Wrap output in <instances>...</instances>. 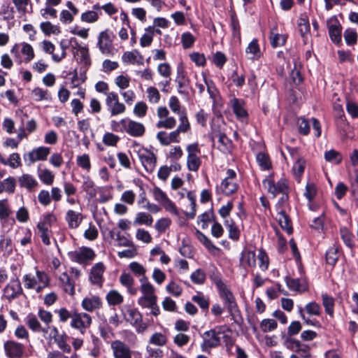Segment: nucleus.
<instances>
[{
    "label": "nucleus",
    "instance_id": "obj_49",
    "mask_svg": "<svg viewBox=\"0 0 358 358\" xmlns=\"http://www.w3.org/2000/svg\"><path fill=\"white\" fill-rule=\"evenodd\" d=\"M329 34L331 40L335 43H339L341 41V30L337 25H331L329 28Z\"/></svg>",
    "mask_w": 358,
    "mask_h": 358
},
{
    "label": "nucleus",
    "instance_id": "obj_48",
    "mask_svg": "<svg viewBox=\"0 0 358 358\" xmlns=\"http://www.w3.org/2000/svg\"><path fill=\"white\" fill-rule=\"evenodd\" d=\"M257 259L259 260V266L260 269L263 271H266L268 268L269 260L268 255H266L264 250H259Z\"/></svg>",
    "mask_w": 358,
    "mask_h": 358
},
{
    "label": "nucleus",
    "instance_id": "obj_61",
    "mask_svg": "<svg viewBox=\"0 0 358 358\" xmlns=\"http://www.w3.org/2000/svg\"><path fill=\"white\" fill-rule=\"evenodd\" d=\"M176 124V120L173 117H169L163 120H160L157 123V128L172 129Z\"/></svg>",
    "mask_w": 358,
    "mask_h": 358
},
{
    "label": "nucleus",
    "instance_id": "obj_40",
    "mask_svg": "<svg viewBox=\"0 0 358 358\" xmlns=\"http://www.w3.org/2000/svg\"><path fill=\"white\" fill-rule=\"evenodd\" d=\"M67 336L65 334H61L54 341L57 343L58 348L64 353H70L71 351V346L67 343Z\"/></svg>",
    "mask_w": 358,
    "mask_h": 358
},
{
    "label": "nucleus",
    "instance_id": "obj_30",
    "mask_svg": "<svg viewBox=\"0 0 358 358\" xmlns=\"http://www.w3.org/2000/svg\"><path fill=\"white\" fill-rule=\"evenodd\" d=\"M245 53L250 59H257L260 57V49L256 39L252 40L246 48Z\"/></svg>",
    "mask_w": 358,
    "mask_h": 358
},
{
    "label": "nucleus",
    "instance_id": "obj_35",
    "mask_svg": "<svg viewBox=\"0 0 358 358\" xmlns=\"http://www.w3.org/2000/svg\"><path fill=\"white\" fill-rule=\"evenodd\" d=\"M322 300L326 313L332 317L334 312V299L324 293L322 294Z\"/></svg>",
    "mask_w": 358,
    "mask_h": 358
},
{
    "label": "nucleus",
    "instance_id": "obj_22",
    "mask_svg": "<svg viewBox=\"0 0 358 358\" xmlns=\"http://www.w3.org/2000/svg\"><path fill=\"white\" fill-rule=\"evenodd\" d=\"M240 264L243 267H255L256 266V255L254 251L243 250L240 257Z\"/></svg>",
    "mask_w": 358,
    "mask_h": 358
},
{
    "label": "nucleus",
    "instance_id": "obj_43",
    "mask_svg": "<svg viewBox=\"0 0 358 358\" xmlns=\"http://www.w3.org/2000/svg\"><path fill=\"white\" fill-rule=\"evenodd\" d=\"M83 189L90 196L94 197L96 194L94 182L90 177L84 178Z\"/></svg>",
    "mask_w": 358,
    "mask_h": 358
},
{
    "label": "nucleus",
    "instance_id": "obj_60",
    "mask_svg": "<svg viewBox=\"0 0 358 358\" xmlns=\"http://www.w3.org/2000/svg\"><path fill=\"white\" fill-rule=\"evenodd\" d=\"M77 164L83 169L89 171L91 168L90 157L87 154L77 157Z\"/></svg>",
    "mask_w": 358,
    "mask_h": 358
},
{
    "label": "nucleus",
    "instance_id": "obj_19",
    "mask_svg": "<svg viewBox=\"0 0 358 358\" xmlns=\"http://www.w3.org/2000/svg\"><path fill=\"white\" fill-rule=\"evenodd\" d=\"M22 293V287L18 280H10V283L4 288L5 296L9 299H14Z\"/></svg>",
    "mask_w": 358,
    "mask_h": 358
},
{
    "label": "nucleus",
    "instance_id": "obj_55",
    "mask_svg": "<svg viewBox=\"0 0 358 358\" xmlns=\"http://www.w3.org/2000/svg\"><path fill=\"white\" fill-rule=\"evenodd\" d=\"M179 116H180L179 120H180V123L178 125V127L176 129V131H178V134H180V132L185 133L190 128V125H189L187 117L185 113L183 114H180V115H179Z\"/></svg>",
    "mask_w": 358,
    "mask_h": 358
},
{
    "label": "nucleus",
    "instance_id": "obj_25",
    "mask_svg": "<svg viewBox=\"0 0 358 358\" xmlns=\"http://www.w3.org/2000/svg\"><path fill=\"white\" fill-rule=\"evenodd\" d=\"M238 188V185L234 180H223L220 185L217 187L223 194L229 196L235 193Z\"/></svg>",
    "mask_w": 358,
    "mask_h": 358
},
{
    "label": "nucleus",
    "instance_id": "obj_39",
    "mask_svg": "<svg viewBox=\"0 0 358 358\" xmlns=\"http://www.w3.org/2000/svg\"><path fill=\"white\" fill-rule=\"evenodd\" d=\"M129 268L136 277H139L140 278H148L145 275L146 269L138 262H133L130 263Z\"/></svg>",
    "mask_w": 358,
    "mask_h": 358
},
{
    "label": "nucleus",
    "instance_id": "obj_53",
    "mask_svg": "<svg viewBox=\"0 0 358 358\" xmlns=\"http://www.w3.org/2000/svg\"><path fill=\"white\" fill-rule=\"evenodd\" d=\"M277 322L273 319H264L260 324V328L263 332L273 331L277 327Z\"/></svg>",
    "mask_w": 358,
    "mask_h": 358
},
{
    "label": "nucleus",
    "instance_id": "obj_33",
    "mask_svg": "<svg viewBox=\"0 0 358 358\" xmlns=\"http://www.w3.org/2000/svg\"><path fill=\"white\" fill-rule=\"evenodd\" d=\"M26 324L28 327L34 331H42L44 333L48 332L47 328H41V324L39 323L37 317L34 314H29L26 317Z\"/></svg>",
    "mask_w": 358,
    "mask_h": 358
},
{
    "label": "nucleus",
    "instance_id": "obj_54",
    "mask_svg": "<svg viewBox=\"0 0 358 358\" xmlns=\"http://www.w3.org/2000/svg\"><path fill=\"white\" fill-rule=\"evenodd\" d=\"M31 94L34 100L37 101L48 100L50 99L48 92L47 90H43L40 87L34 88L31 92Z\"/></svg>",
    "mask_w": 358,
    "mask_h": 358
},
{
    "label": "nucleus",
    "instance_id": "obj_16",
    "mask_svg": "<svg viewBox=\"0 0 358 358\" xmlns=\"http://www.w3.org/2000/svg\"><path fill=\"white\" fill-rule=\"evenodd\" d=\"M120 284L127 288V292L131 295H136L138 289L134 286L135 280L133 276L127 273H122L120 278Z\"/></svg>",
    "mask_w": 358,
    "mask_h": 358
},
{
    "label": "nucleus",
    "instance_id": "obj_17",
    "mask_svg": "<svg viewBox=\"0 0 358 358\" xmlns=\"http://www.w3.org/2000/svg\"><path fill=\"white\" fill-rule=\"evenodd\" d=\"M81 306L85 310L92 312L102 306V301L98 296H91L84 298Z\"/></svg>",
    "mask_w": 358,
    "mask_h": 358
},
{
    "label": "nucleus",
    "instance_id": "obj_13",
    "mask_svg": "<svg viewBox=\"0 0 358 358\" xmlns=\"http://www.w3.org/2000/svg\"><path fill=\"white\" fill-rule=\"evenodd\" d=\"M69 256L72 261L78 264H84L88 260H92L95 257V254L91 248H83L80 250L69 253Z\"/></svg>",
    "mask_w": 358,
    "mask_h": 358
},
{
    "label": "nucleus",
    "instance_id": "obj_37",
    "mask_svg": "<svg viewBox=\"0 0 358 358\" xmlns=\"http://www.w3.org/2000/svg\"><path fill=\"white\" fill-rule=\"evenodd\" d=\"M340 234L341 239L347 247L350 248H353L355 247L353 234L347 228H341L340 229Z\"/></svg>",
    "mask_w": 358,
    "mask_h": 358
},
{
    "label": "nucleus",
    "instance_id": "obj_4",
    "mask_svg": "<svg viewBox=\"0 0 358 358\" xmlns=\"http://www.w3.org/2000/svg\"><path fill=\"white\" fill-rule=\"evenodd\" d=\"M263 185L268 192L273 194V197H275L278 194H288L289 192L288 182L284 178H281L276 183L271 180L266 179L263 181Z\"/></svg>",
    "mask_w": 358,
    "mask_h": 358
},
{
    "label": "nucleus",
    "instance_id": "obj_45",
    "mask_svg": "<svg viewBox=\"0 0 358 358\" xmlns=\"http://www.w3.org/2000/svg\"><path fill=\"white\" fill-rule=\"evenodd\" d=\"M201 163V159L198 155H187V166L189 171H197L200 167Z\"/></svg>",
    "mask_w": 358,
    "mask_h": 358
},
{
    "label": "nucleus",
    "instance_id": "obj_20",
    "mask_svg": "<svg viewBox=\"0 0 358 358\" xmlns=\"http://www.w3.org/2000/svg\"><path fill=\"white\" fill-rule=\"evenodd\" d=\"M65 220L71 229H76L79 227L83 220V215L80 213L73 210H69L66 212Z\"/></svg>",
    "mask_w": 358,
    "mask_h": 358
},
{
    "label": "nucleus",
    "instance_id": "obj_44",
    "mask_svg": "<svg viewBox=\"0 0 358 358\" xmlns=\"http://www.w3.org/2000/svg\"><path fill=\"white\" fill-rule=\"evenodd\" d=\"M303 309V312L306 311L309 315L320 316L322 313L320 304L315 301L308 303Z\"/></svg>",
    "mask_w": 358,
    "mask_h": 358
},
{
    "label": "nucleus",
    "instance_id": "obj_41",
    "mask_svg": "<svg viewBox=\"0 0 358 358\" xmlns=\"http://www.w3.org/2000/svg\"><path fill=\"white\" fill-rule=\"evenodd\" d=\"M153 222L152 217L147 213H138L134 221V224H145L150 226Z\"/></svg>",
    "mask_w": 358,
    "mask_h": 358
},
{
    "label": "nucleus",
    "instance_id": "obj_51",
    "mask_svg": "<svg viewBox=\"0 0 358 358\" xmlns=\"http://www.w3.org/2000/svg\"><path fill=\"white\" fill-rule=\"evenodd\" d=\"M78 52L80 62L88 67L91 64L88 49L85 47H79Z\"/></svg>",
    "mask_w": 358,
    "mask_h": 358
},
{
    "label": "nucleus",
    "instance_id": "obj_63",
    "mask_svg": "<svg viewBox=\"0 0 358 358\" xmlns=\"http://www.w3.org/2000/svg\"><path fill=\"white\" fill-rule=\"evenodd\" d=\"M317 194V188L314 183H307L306 186V191L303 194L304 196L311 201Z\"/></svg>",
    "mask_w": 358,
    "mask_h": 358
},
{
    "label": "nucleus",
    "instance_id": "obj_9",
    "mask_svg": "<svg viewBox=\"0 0 358 358\" xmlns=\"http://www.w3.org/2000/svg\"><path fill=\"white\" fill-rule=\"evenodd\" d=\"M50 152V148L41 146L33 149L31 152L24 155V158L25 161H29V164H31L37 161L46 160Z\"/></svg>",
    "mask_w": 358,
    "mask_h": 358
},
{
    "label": "nucleus",
    "instance_id": "obj_26",
    "mask_svg": "<svg viewBox=\"0 0 358 358\" xmlns=\"http://www.w3.org/2000/svg\"><path fill=\"white\" fill-rule=\"evenodd\" d=\"M285 282L287 287L293 291L303 292L307 290V285L302 282L299 278L286 277Z\"/></svg>",
    "mask_w": 358,
    "mask_h": 358
},
{
    "label": "nucleus",
    "instance_id": "obj_24",
    "mask_svg": "<svg viewBox=\"0 0 358 358\" xmlns=\"http://www.w3.org/2000/svg\"><path fill=\"white\" fill-rule=\"evenodd\" d=\"M278 217L277 219L281 228L287 234H291L292 232V222L285 210H280V212H278Z\"/></svg>",
    "mask_w": 358,
    "mask_h": 358
},
{
    "label": "nucleus",
    "instance_id": "obj_8",
    "mask_svg": "<svg viewBox=\"0 0 358 358\" xmlns=\"http://www.w3.org/2000/svg\"><path fill=\"white\" fill-rule=\"evenodd\" d=\"M138 155L146 171L152 173L157 164V157L155 154L147 149H141L138 151Z\"/></svg>",
    "mask_w": 358,
    "mask_h": 358
},
{
    "label": "nucleus",
    "instance_id": "obj_27",
    "mask_svg": "<svg viewBox=\"0 0 358 358\" xmlns=\"http://www.w3.org/2000/svg\"><path fill=\"white\" fill-rule=\"evenodd\" d=\"M59 280L66 293L69 295H73L75 294V283L71 280L66 273H63L60 275Z\"/></svg>",
    "mask_w": 358,
    "mask_h": 358
},
{
    "label": "nucleus",
    "instance_id": "obj_36",
    "mask_svg": "<svg viewBox=\"0 0 358 358\" xmlns=\"http://www.w3.org/2000/svg\"><path fill=\"white\" fill-rule=\"evenodd\" d=\"M224 225L229 231V238L234 241H238L240 237V230L234 222L232 220H226Z\"/></svg>",
    "mask_w": 358,
    "mask_h": 358
},
{
    "label": "nucleus",
    "instance_id": "obj_50",
    "mask_svg": "<svg viewBox=\"0 0 358 358\" xmlns=\"http://www.w3.org/2000/svg\"><path fill=\"white\" fill-rule=\"evenodd\" d=\"M41 29L45 35H50L51 34H57L59 33V29L57 26H54L50 22H43L40 24Z\"/></svg>",
    "mask_w": 358,
    "mask_h": 358
},
{
    "label": "nucleus",
    "instance_id": "obj_59",
    "mask_svg": "<svg viewBox=\"0 0 358 358\" xmlns=\"http://www.w3.org/2000/svg\"><path fill=\"white\" fill-rule=\"evenodd\" d=\"M119 136L113 134V133H106L103 137V142L108 146H115L119 141Z\"/></svg>",
    "mask_w": 358,
    "mask_h": 358
},
{
    "label": "nucleus",
    "instance_id": "obj_23",
    "mask_svg": "<svg viewBox=\"0 0 358 358\" xmlns=\"http://www.w3.org/2000/svg\"><path fill=\"white\" fill-rule=\"evenodd\" d=\"M103 271L104 266L102 263H97L92 267L90 273V280L93 284H101Z\"/></svg>",
    "mask_w": 358,
    "mask_h": 358
},
{
    "label": "nucleus",
    "instance_id": "obj_15",
    "mask_svg": "<svg viewBox=\"0 0 358 358\" xmlns=\"http://www.w3.org/2000/svg\"><path fill=\"white\" fill-rule=\"evenodd\" d=\"M97 45L102 54L109 55L111 53L112 40L108 31H103L99 34Z\"/></svg>",
    "mask_w": 358,
    "mask_h": 358
},
{
    "label": "nucleus",
    "instance_id": "obj_3",
    "mask_svg": "<svg viewBox=\"0 0 358 358\" xmlns=\"http://www.w3.org/2000/svg\"><path fill=\"white\" fill-rule=\"evenodd\" d=\"M122 129L121 132H126L133 137H141L145 131V128L142 123L129 120L122 119L120 120Z\"/></svg>",
    "mask_w": 358,
    "mask_h": 358
},
{
    "label": "nucleus",
    "instance_id": "obj_11",
    "mask_svg": "<svg viewBox=\"0 0 358 358\" xmlns=\"http://www.w3.org/2000/svg\"><path fill=\"white\" fill-rule=\"evenodd\" d=\"M178 92L180 94L188 96L189 89V79L182 66L177 68V76L176 78Z\"/></svg>",
    "mask_w": 358,
    "mask_h": 358
},
{
    "label": "nucleus",
    "instance_id": "obj_21",
    "mask_svg": "<svg viewBox=\"0 0 358 358\" xmlns=\"http://www.w3.org/2000/svg\"><path fill=\"white\" fill-rule=\"evenodd\" d=\"M230 105L234 114L238 119H243L248 116V113L243 106V101L234 97L230 101Z\"/></svg>",
    "mask_w": 358,
    "mask_h": 358
},
{
    "label": "nucleus",
    "instance_id": "obj_31",
    "mask_svg": "<svg viewBox=\"0 0 358 358\" xmlns=\"http://www.w3.org/2000/svg\"><path fill=\"white\" fill-rule=\"evenodd\" d=\"M15 179L13 177H8L3 180H0V194L6 192L11 194L15 192Z\"/></svg>",
    "mask_w": 358,
    "mask_h": 358
},
{
    "label": "nucleus",
    "instance_id": "obj_28",
    "mask_svg": "<svg viewBox=\"0 0 358 358\" xmlns=\"http://www.w3.org/2000/svg\"><path fill=\"white\" fill-rule=\"evenodd\" d=\"M13 248L14 245L11 238L6 235H1L0 238V250L3 252V255H10Z\"/></svg>",
    "mask_w": 358,
    "mask_h": 358
},
{
    "label": "nucleus",
    "instance_id": "obj_10",
    "mask_svg": "<svg viewBox=\"0 0 358 358\" xmlns=\"http://www.w3.org/2000/svg\"><path fill=\"white\" fill-rule=\"evenodd\" d=\"M114 358H132V351L124 342L115 340L110 344Z\"/></svg>",
    "mask_w": 358,
    "mask_h": 358
},
{
    "label": "nucleus",
    "instance_id": "obj_14",
    "mask_svg": "<svg viewBox=\"0 0 358 358\" xmlns=\"http://www.w3.org/2000/svg\"><path fill=\"white\" fill-rule=\"evenodd\" d=\"M6 355L10 357H20L24 352V346L15 341H8L4 343Z\"/></svg>",
    "mask_w": 358,
    "mask_h": 358
},
{
    "label": "nucleus",
    "instance_id": "obj_7",
    "mask_svg": "<svg viewBox=\"0 0 358 358\" xmlns=\"http://www.w3.org/2000/svg\"><path fill=\"white\" fill-rule=\"evenodd\" d=\"M126 317L127 321L136 328L138 334H142L146 330L148 326L143 322L142 315L136 309H129Z\"/></svg>",
    "mask_w": 358,
    "mask_h": 358
},
{
    "label": "nucleus",
    "instance_id": "obj_18",
    "mask_svg": "<svg viewBox=\"0 0 358 358\" xmlns=\"http://www.w3.org/2000/svg\"><path fill=\"white\" fill-rule=\"evenodd\" d=\"M157 138L163 145H169L171 143H178L180 141L179 134L176 130L170 134L161 131L157 134Z\"/></svg>",
    "mask_w": 358,
    "mask_h": 358
},
{
    "label": "nucleus",
    "instance_id": "obj_6",
    "mask_svg": "<svg viewBox=\"0 0 358 358\" xmlns=\"http://www.w3.org/2000/svg\"><path fill=\"white\" fill-rule=\"evenodd\" d=\"M91 324L92 317L87 313H74L72 315L71 327L78 329L82 334L85 333L86 329L89 328Z\"/></svg>",
    "mask_w": 358,
    "mask_h": 358
},
{
    "label": "nucleus",
    "instance_id": "obj_32",
    "mask_svg": "<svg viewBox=\"0 0 358 358\" xmlns=\"http://www.w3.org/2000/svg\"><path fill=\"white\" fill-rule=\"evenodd\" d=\"M18 181L21 187L27 188L29 190H31L38 185V182L36 179L32 176L27 173L20 176Z\"/></svg>",
    "mask_w": 358,
    "mask_h": 358
},
{
    "label": "nucleus",
    "instance_id": "obj_47",
    "mask_svg": "<svg viewBox=\"0 0 358 358\" xmlns=\"http://www.w3.org/2000/svg\"><path fill=\"white\" fill-rule=\"evenodd\" d=\"M283 339L285 346L292 351L297 352L302 344L299 341L296 340L291 336H284Z\"/></svg>",
    "mask_w": 358,
    "mask_h": 358
},
{
    "label": "nucleus",
    "instance_id": "obj_56",
    "mask_svg": "<svg viewBox=\"0 0 358 358\" xmlns=\"http://www.w3.org/2000/svg\"><path fill=\"white\" fill-rule=\"evenodd\" d=\"M324 159L327 162H334L336 164H338L342 161V157L338 152L335 150H331L324 153Z\"/></svg>",
    "mask_w": 358,
    "mask_h": 358
},
{
    "label": "nucleus",
    "instance_id": "obj_12",
    "mask_svg": "<svg viewBox=\"0 0 358 358\" xmlns=\"http://www.w3.org/2000/svg\"><path fill=\"white\" fill-rule=\"evenodd\" d=\"M203 339L201 348L203 352H208L210 348H215L220 343V338L213 329L204 332Z\"/></svg>",
    "mask_w": 358,
    "mask_h": 358
},
{
    "label": "nucleus",
    "instance_id": "obj_29",
    "mask_svg": "<svg viewBox=\"0 0 358 358\" xmlns=\"http://www.w3.org/2000/svg\"><path fill=\"white\" fill-rule=\"evenodd\" d=\"M306 167V161L302 157H297L295 163L293 165L292 171L296 180L299 182L301 176L304 172Z\"/></svg>",
    "mask_w": 358,
    "mask_h": 358
},
{
    "label": "nucleus",
    "instance_id": "obj_1",
    "mask_svg": "<svg viewBox=\"0 0 358 358\" xmlns=\"http://www.w3.org/2000/svg\"><path fill=\"white\" fill-rule=\"evenodd\" d=\"M215 285L218 289L220 296L229 313L231 315H234L238 312V306L234 294L221 280H217Z\"/></svg>",
    "mask_w": 358,
    "mask_h": 358
},
{
    "label": "nucleus",
    "instance_id": "obj_52",
    "mask_svg": "<svg viewBox=\"0 0 358 358\" xmlns=\"http://www.w3.org/2000/svg\"><path fill=\"white\" fill-rule=\"evenodd\" d=\"M271 44L273 48H277L279 46H282L285 41L286 38L284 35L279 34H274L273 31L271 32Z\"/></svg>",
    "mask_w": 358,
    "mask_h": 358
},
{
    "label": "nucleus",
    "instance_id": "obj_34",
    "mask_svg": "<svg viewBox=\"0 0 358 358\" xmlns=\"http://www.w3.org/2000/svg\"><path fill=\"white\" fill-rule=\"evenodd\" d=\"M339 248L336 245L330 247L326 252V261L329 265L334 266L339 257Z\"/></svg>",
    "mask_w": 358,
    "mask_h": 358
},
{
    "label": "nucleus",
    "instance_id": "obj_5",
    "mask_svg": "<svg viewBox=\"0 0 358 358\" xmlns=\"http://www.w3.org/2000/svg\"><path fill=\"white\" fill-rule=\"evenodd\" d=\"M106 104L112 116L122 114L125 111V106L119 101L118 95L113 92L106 93Z\"/></svg>",
    "mask_w": 358,
    "mask_h": 358
},
{
    "label": "nucleus",
    "instance_id": "obj_58",
    "mask_svg": "<svg viewBox=\"0 0 358 358\" xmlns=\"http://www.w3.org/2000/svg\"><path fill=\"white\" fill-rule=\"evenodd\" d=\"M344 37L348 45H352L357 43V34L352 29H348L344 32Z\"/></svg>",
    "mask_w": 358,
    "mask_h": 358
},
{
    "label": "nucleus",
    "instance_id": "obj_38",
    "mask_svg": "<svg viewBox=\"0 0 358 358\" xmlns=\"http://www.w3.org/2000/svg\"><path fill=\"white\" fill-rule=\"evenodd\" d=\"M148 343L156 346L162 347L166 344L167 338L160 332H155L151 336Z\"/></svg>",
    "mask_w": 358,
    "mask_h": 358
},
{
    "label": "nucleus",
    "instance_id": "obj_2",
    "mask_svg": "<svg viewBox=\"0 0 358 358\" xmlns=\"http://www.w3.org/2000/svg\"><path fill=\"white\" fill-rule=\"evenodd\" d=\"M139 282L141 283L140 290L142 293V296L138 299V305H141L146 302H149V303H150V302L153 301L155 299H157V296L155 293V289L149 282L148 278H139Z\"/></svg>",
    "mask_w": 358,
    "mask_h": 358
},
{
    "label": "nucleus",
    "instance_id": "obj_42",
    "mask_svg": "<svg viewBox=\"0 0 358 358\" xmlns=\"http://www.w3.org/2000/svg\"><path fill=\"white\" fill-rule=\"evenodd\" d=\"M106 300L109 305H119L123 302V296L116 290H110L106 295Z\"/></svg>",
    "mask_w": 358,
    "mask_h": 358
},
{
    "label": "nucleus",
    "instance_id": "obj_46",
    "mask_svg": "<svg viewBox=\"0 0 358 358\" xmlns=\"http://www.w3.org/2000/svg\"><path fill=\"white\" fill-rule=\"evenodd\" d=\"M38 178L44 184L50 185L54 181L55 175L51 171L45 169L38 171Z\"/></svg>",
    "mask_w": 358,
    "mask_h": 358
},
{
    "label": "nucleus",
    "instance_id": "obj_57",
    "mask_svg": "<svg viewBox=\"0 0 358 358\" xmlns=\"http://www.w3.org/2000/svg\"><path fill=\"white\" fill-rule=\"evenodd\" d=\"M171 221L169 218H161L157 221L155 228L159 233H164L171 225Z\"/></svg>",
    "mask_w": 358,
    "mask_h": 358
},
{
    "label": "nucleus",
    "instance_id": "obj_62",
    "mask_svg": "<svg viewBox=\"0 0 358 358\" xmlns=\"http://www.w3.org/2000/svg\"><path fill=\"white\" fill-rule=\"evenodd\" d=\"M198 238L208 250H218V248L212 243V241L203 233L199 231L198 232Z\"/></svg>",
    "mask_w": 358,
    "mask_h": 358
},
{
    "label": "nucleus",
    "instance_id": "obj_64",
    "mask_svg": "<svg viewBox=\"0 0 358 358\" xmlns=\"http://www.w3.org/2000/svg\"><path fill=\"white\" fill-rule=\"evenodd\" d=\"M257 161L258 164L262 167L264 170L269 169L271 164L267 155H266L263 152H259L257 155Z\"/></svg>",
    "mask_w": 358,
    "mask_h": 358
}]
</instances>
